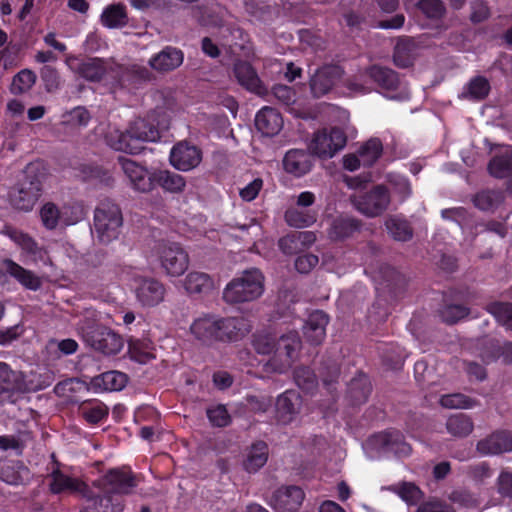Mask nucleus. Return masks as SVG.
<instances>
[{
  "label": "nucleus",
  "instance_id": "7c9ffc66",
  "mask_svg": "<svg viewBox=\"0 0 512 512\" xmlns=\"http://www.w3.org/2000/svg\"><path fill=\"white\" fill-rule=\"evenodd\" d=\"M3 269L28 289L37 290L40 287V279L34 273L24 269L12 260H5Z\"/></svg>",
  "mask_w": 512,
  "mask_h": 512
},
{
  "label": "nucleus",
  "instance_id": "c03bdc74",
  "mask_svg": "<svg viewBox=\"0 0 512 512\" xmlns=\"http://www.w3.org/2000/svg\"><path fill=\"white\" fill-rule=\"evenodd\" d=\"M219 335L218 339H236L243 335L246 329L244 323L238 318H227L218 320Z\"/></svg>",
  "mask_w": 512,
  "mask_h": 512
},
{
  "label": "nucleus",
  "instance_id": "774afa93",
  "mask_svg": "<svg viewBox=\"0 0 512 512\" xmlns=\"http://www.w3.org/2000/svg\"><path fill=\"white\" fill-rule=\"evenodd\" d=\"M496 487L499 495L512 500V471H501L496 480Z\"/></svg>",
  "mask_w": 512,
  "mask_h": 512
},
{
  "label": "nucleus",
  "instance_id": "bf43d9fd",
  "mask_svg": "<svg viewBox=\"0 0 512 512\" xmlns=\"http://www.w3.org/2000/svg\"><path fill=\"white\" fill-rule=\"evenodd\" d=\"M417 6L426 17L432 19L441 18L446 11L441 0H420Z\"/></svg>",
  "mask_w": 512,
  "mask_h": 512
},
{
  "label": "nucleus",
  "instance_id": "9d476101",
  "mask_svg": "<svg viewBox=\"0 0 512 512\" xmlns=\"http://www.w3.org/2000/svg\"><path fill=\"white\" fill-rule=\"evenodd\" d=\"M346 144V136L339 128L323 129L316 132L309 144V150L320 158H332Z\"/></svg>",
  "mask_w": 512,
  "mask_h": 512
},
{
  "label": "nucleus",
  "instance_id": "dca6fc26",
  "mask_svg": "<svg viewBox=\"0 0 512 512\" xmlns=\"http://www.w3.org/2000/svg\"><path fill=\"white\" fill-rule=\"evenodd\" d=\"M65 64L74 73L88 81H100L108 72L107 64L98 58L80 62L74 55H67Z\"/></svg>",
  "mask_w": 512,
  "mask_h": 512
},
{
  "label": "nucleus",
  "instance_id": "c9c22d12",
  "mask_svg": "<svg viewBox=\"0 0 512 512\" xmlns=\"http://www.w3.org/2000/svg\"><path fill=\"white\" fill-rule=\"evenodd\" d=\"M50 488L54 493L79 492L83 495L87 486L76 478H71L61 472H54Z\"/></svg>",
  "mask_w": 512,
  "mask_h": 512
},
{
  "label": "nucleus",
  "instance_id": "393cba45",
  "mask_svg": "<svg viewBox=\"0 0 512 512\" xmlns=\"http://www.w3.org/2000/svg\"><path fill=\"white\" fill-rule=\"evenodd\" d=\"M327 324L328 316L324 312L315 311L311 313L303 327V333L306 340L312 345L322 343L326 336Z\"/></svg>",
  "mask_w": 512,
  "mask_h": 512
},
{
  "label": "nucleus",
  "instance_id": "680f3d73",
  "mask_svg": "<svg viewBox=\"0 0 512 512\" xmlns=\"http://www.w3.org/2000/svg\"><path fill=\"white\" fill-rule=\"evenodd\" d=\"M207 416L214 426L224 427L230 423V415L224 405L218 404L207 409Z\"/></svg>",
  "mask_w": 512,
  "mask_h": 512
},
{
  "label": "nucleus",
  "instance_id": "b1692460",
  "mask_svg": "<svg viewBox=\"0 0 512 512\" xmlns=\"http://www.w3.org/2000/svg\"><path fill=\"white\" fill-rule=\"evenodd\" d=\"M182 286L189 295H207L216 285L214 279L207 273L191 271L182 280Z\"/></svg>",
  "mask_w": 512,
  "mask_h": 512
},
{
  "label": "nucleus",
  "instance_id": "bb28decb",
  "mask_svg": "<svg viewBox=\"0 0 512 512\" xmlns=\"http://www.w3.org/2000/svg\"><path fill=\"white\" fill-rule=\"evenodd\" d=\"M127 376L118 371H109L91 379L90 388L94 392L119 391L125 387Z\"/></svg>",
  "mask_w": 512,
  "mask_h": 512
},
{
  "label": "nucleus",
  "instance_id": "7ed1b4c3",
  "mask_svg": "<svg viewBox=\"0 0 512 512\" xmlns=\"http://www.w3.org/2000/svg\"><path fill=\"white\" fill-rule=\"evenodd\" d=\"M160 138L157 127L145 119L133 121L126 131L109 128L105 135L106 143L117 151L137 154L144 148V143L155 142Z\"/></svg>",
  "mask_w": 512,
  "mask_h": 512
},
{
  "label": "nucleus",
  "instance_id": "6e6552de",
  "mask_svg": "<svg viewBox=\"0 0 512 512\" xmlns=\"http://www.w3.org/2000/svg\"><path fill=\"white\" fill-rule=\"evenodd\" d=\"M79 331L88 345L105 355H115L124 346L122 337L108 327L91 326L85 328L81 326Z\"/></svg>",
  "mask_w": 512,
  "mask_h": 512
},
{
  "label": "nucleus",
  "instance_id": "f3484780",
  "mask_svg": "<svg viewBox=\"0 0 512 512\" xmlns=\"http://www.w3.org/2000/svg\"><path fill=\"white\" fill-rule=\"evenodd\" d=\"M305 494L297 486H286L277 489L272 495L270 505L276 512H298Z\"/></svg>",
  "mask_w": 512,
  "mask_h": 512
},
{
  "label": "nucleus",
  "instance_id": "338daca9",
  "mask_svg": "<svg viewBox=\"0 0 512 512\" xmlns=\"http://www.w3.org/2000/svg\"><path fill=\"white\" fill-rule=\"evenodd\" d=\"M450 500L465 508H473L478 506V498L467 490H456L450 495Z\"/></svg>",
  "mask_w": 512,
  "mask_h": 512
},
{
  "label": "nucleus",
  "instance_id": "de8ad7c7",
  "mask_svg": "<svg viewBox=\"0 0 512 512\" xmlns=\"http://www.w3.org/2000/svg\"><path fill=\"white\" fill-rule=\"evenodd\" d=\"M40 219L46 229L54 230L61 225L60 207L52 202L45 203L40 209Z\"/></svg>",
  "mask_w": 512,
  "mask_h": 512
},
{
  "label": "nucleus",
  "instance_id": "a878e982",
  "mask_svg": "<svg viewBox=\"0 0 512 512\" xmlns=\"http://www.w3.org/2000/svg\"><path fill=\"white\" fill-rule=\"evenodd\" d=\"M255 124L263 135L271 137L280 132L283 127V119L275 109L264 107L257 113Z\"/></svg>",
  "mask_w": 512,
  "mask_h": 512
},
{
  "label": "nucleus",
  "instance_id": "423d86ee",
  "mask_svg": "<svg viewBox=\"0 0 512 512\" xmlns=\"http://www.w3.org/2000/svg\"><path fill=\"white\" fill-rule=\"evenodd\" d=\"M123 223L120 208L113 203L103 202L95 210L94 231L100 242L107 244L120 234Z\"/></svg>",
  "mask_w": 512,
  "mask_h": 512
},
{
  "label": "nucleus",
  "instance_id": "13d9d810",
  "mask_svg": "<svg viewBox=\"0 0 512 512\" xmlns=\"http://www.w3.org/2000/svg\"><path fill=\"white\" fill-rule=\"evenodd\" d=\"M294 379L298 387L304 391H311L317 384L316 376L308 367L296 369Z\"/></svg>",
  "mask_w": 512,
  "mask_h": 512
},
{
  "label": "nucleus",
  "instance_id": "2eb2a0df",
  "mask_svg": "<svg viewBox=\"0 0 512 512\" xmlns=\"http://www.w3.org/2000/svg\"><path fill=\"white\" fill-rule=\"evenodd\" d=\"M119 162L134 190L146 193L154 188V172L149 173L145 167L125 157H120Z\"/></svg>",
  "mask_w": 512,
  "mask_h": 512
},
{
  "label": "nucleus",
  "instance_id": "4468645a",
  "mask_svg": "<svg viewBox=\"0 0 512 512\" xmlns=\"http://www.w3.org/2000/svg\"><path fill=\"white\" fill-rule=\"evenodd\" d=\"M202 160V153L198 147L186 141L173 146L170 152V163L179 171H190L196 168Z\"/></svg>",
  "mask_w": 512,
  "mask_h": 512
},
{
  "label": "nucleus",
  "instance_id": "0eeeda50",
  "mask_svg": "<svg viewBox=\"0 0 512 512\" xmlns=\"http://www.w3.org/2000/svg\"><path fill=\"white\" fill-rule=\"evenodd\" d=\"M156 255L161 269L168 277H180L189 267V255L178 243H158Z\"/></svg>",
  "mask_w": 512,
  "mask_h": 512
},
{
  "label": "nucleus",
  "instance_id": "603ef678",
  "mask_svg": "<svg viewBox=\"0 0 512 512\" xmlns=\"http://www.w3.org/2000/svg\"><path fill=\"white\" fill-rule=\"evenodd\" d=\"M61 225H74L84 218L83 208L76 204H66L60 207Z\"/></svg>",
  "mask_w": 512,
  "mask_h": 512
},
{
  "label": "nucleus",
  "instance_id": "58836bf2",
  "mask_svg": "<svg viewBox=\"0 0 512 512\" xmlns=\"http://www.w3.org/2000/svg\"><path fill=\"white\" fill-rule=\"evenodd\" d=\"M127 14L122 4H111L101 14V22L108 28H120L127 24Z\"/></svg>",
  "mask_w": 512,
  "mask_h": 512
},
{
  "label": "nucleus",
  "instance_id": "cd10ccee",
  "mask_svg": "<svg viewBox=\"0 0 512 512\" xmlns=\"http://www.w3.org/2000/svg\"><path fill=\"white\" fill-rule=\"evenodd\" d=\"M190 331L199 341L210 343L218 339V319L211 316L200 317L192 323Z\"/></svg>",
  "mask_w": 512,
  "mask_h": 512
},
{
  "label": "nucleus",
  "instance_id": "5fc2aeb1",
  "mask_svg": "<svg viewBox=\"0 0 512 512\" xmlns=\"http://www.w3.org/2000/svg\"><path fill=\"white\" fill-rule=\"evenodd\" d=\"M489 311L499 323L512 330V304L494 303L489 307Z\"/></svg>",
  "mask_w": 512,
  "mask_h": 512
},
{
  "label": "nucleus",
  "instance_id": "052dcab7",
  "mask_svg": "<svg viewBox=\"0 0 512 512\" xmlns=\"http://www.w3.org/2000/svg\"><path fill=\"white\" fill-rule=\"evenodd\" d=\"M349 391L352 398L357 403L364 402L370 393V386L367 378L361 377L359 379L352 380L349 386Z\"/></svg>",
  "mask_w": 512,
  "mask_h": 512
},
{
  "label": "nucleus",
  "instance_id": "e433bc0d",
  "mask_svg": "<svg viewBox=\"0 0 512 512\" xmlns=\"http://www.w3.org/2000/svg\"><path fill=\"white\" fill-rule=\"evenodd\" d=\"M287 224L295 228L309 227L317 220V213L301 207H291L285 212Z\"/></svg>",
  "mask_w": 512,
  "mask_h": 512
},
{
  "label": "nucleus",
  "instance_id": "37998d69",
  "mask_svg": "<svg viewBox=\"0 0 512 512\" xmlns=\"http://www.w3.org/2000/svg\"><path fill=\"white\" fill-rule=\"evenodd\" d=\"M504 200L503 193L494 190H484L477 193L473 199L474 205L483 211H493Z\"/></svg>",
  "mask_w": 512,
  "mask_h": 512
},
{
  "label": "nucleus",
  "instance_id": "79ce46f5",
  "mask_svg": "<svg viewBox=\"0 0 512 512\" xmlns=\"http://www.w3.org/2000/svg\"><path fill=\"white\" fill-rule=\"evenodd\" d=\"M490 91V84L483 76H476L472 78L466 86L460 97L465 99L481 100L484 99Z\"/></svg>",
  "mask_w": 512,
  "mask_h": 512
},
{
  "label": "nucleus",
  "instance_id": "6e6d98bb",
  "mask_svg": "<svg viewBox=\"0 0 512 512\" xmlns=\"http://www.w3.org/2000/svg\"><path fill=\"white\" fill-rule=\"evenodd\" d=\"M21 46L19 44H9L0 51V64L4 69L16 67L20 61Z\"/></svg>",
  "mask_w": 512,
  "mask_h": 512
},
{
  "label": "nucleus",
  "instance_id": "6ab92c4d",
  "mask_svg": "<svg viewBox=\"0 0 512 512\" xmlns=\"http://www.w3.org/2000/svg\"><path fill=\"white\" fill-rule=\"evenodd\" d=\"M342 74V69L336 65H327L317 70L310 81L313 95L321 97L327 94L339 81Z\"/></svg>",
  "mask_w": 512,
  "mask_h": 512
},
{
  "label": "nucleus",
  "instance_id": "a18cd8bd",
  "mask_svg": "<svg viewBox=\"0 0 512 512\" xmlns=\"http://www.w3.org/2000/svg\"><path fill=\"white\" fill-rule=\"evenodd\" d=\"M1 478L4 482L11 485H19L29 478V471L19 463H13L5 466L1 472Z\"/></svg>",
  "mask_w": 512,
  "mask_h": 512
},
{
  "label": "nucleus",
  "instance_id": "ddd939ff",
  "mask_svg": "<svg viewBox=\"0 0 512 512\" xmlns=\"http://www.w3.org/2000/svg\"><path fill=\"white\" fill-rule=\"evenodd\" d=\"M194 17L204 26L225 28L223 37H226V32L231 35L242 34L239 28L232 26L230 13L221 6L197 7L194 10Z\"/></svg>",
  "mask_w": 512,
  "mask_h": 512
},
{
  "label": "nucleus",
  "instance_id": "4d7b16f0",
  "mask_svg": "<svg viewBox=\"0 0 512 512\" xmlns=\"http://www.w3.org/2000/svg\"><path fill=\"white\" fill-rule=\"evenodd\" d=\"M411 43L400 41L395 46L394 62L398 67L406 68L412 64Z\"/></svg>",
  "mask_w": 512,
  "mask_h": 512
},
{
  "label": "nucleus",
  "instance_id": "f257e3e1",
  "mask_svg": "<svg viewBox=\"0 0 512 512\" xmlns=\"http://www.w3.org/2000/svg\"><path fill=\"white\" fill-rule=\"evenodd\" d=\"M135 486L129 471L110 470L83 494L85 502L81 512H121V494L129 493Z\"/></svg>",
  "mask_w": 512,
  "mask_h": 512
},
{
  "label": "nucleus",
  "instance_id": "f03ea898",
  "mask_svg": "<svg viewBox=\"0 0 512 512\" xmlns=\"http://www.w3.org/2000/svg\"><path fill=\"white\" fill-rule=\"evenodd\" d=\"M253 347L258 354L270 355L265 364L267 372L284 373L299 359L302 341L294 330L283 333L277 338L258 334L254 337Z\"/></svg>",
  "mask_w": 512,
  "mask_h": 512
},
{
  "label": "nucleus",
  "instance_id": "39448f33",
  "mask_svg": "<svg viewBox=\"0 0 512 512\" xmlns=\"http://www.w3.org/2000/svg\"><path fill=\"white\" fill-rule=\"evenodd\" d=\"M264 291V276L253 268L232 279L224 288L223 299L231 304L245 303L259 298Z\"/></svg>",
  "mask_w": 512,
  "mask_h": 512
},
{
  "label": "nucleus",
  "instance_id": "f704fd0d",
  "mask_svg": "<svg viewBox=\"0 0 512 512\" xmlns=\"http://www.w3.org/2000/svg\"><path fill=\"white\" fill-rule=\"evenodd\" d=\"M358 229L359 221L352 217L340 216L333 220L328 236L332 240H341L351 236Z\"/></svg>",
  "mask_w": 512,
  "mask_h": 512
},
{
  "label": "nucleus",
  "instance_id": "09e8293b",
  "mask_svg": "<svg viewBox=\"0 0 512 512\" xmlns=\"http://www.w3.org/2000/svg\"><path fill=\"white\" fill-rule=\"evenodd\" d=\"M439 402L442 407L447 409H468L474 405L469 397L460 393L443 395Z\"/></svg>",
  "mask_w": 512,
  "mask_h": 512
},
{
  "label": "nucleus",
  "instance_id": "1a4fd4ad",
  "mask_svg": "<svg viewBox=\"0 0 512 512\" xmlns=\"http://www.w3.org/2000/svg\"><path fill=\"white\" fill-rule=\"evenodd\" d=\"M350 199L353 207L369 218L382 215L391 201L388 190L382 185H377L365 193L354 194Z\"/></svg>",
  "mask_w": 512,
  "mask_h": 512
},
{
  "label": "nucleus",
  "instance_id": "0e129e2a",
  "mask_svg": "<svg viewBox=\"0 0 512 512\" xmlns=\"http://www.w3.org/2000/svg\"><path fill=\"white\" fill-rule=\"evenodd\" d=\"M468 314L466 307L462 305H448L440 311L441 319L449 324L456 323Z\"/></svg>",
  "mask_w": 512,
  "mask_h": 512
},
{
  "label": "nucleus",
  "instance_id": "9b49d317",
  "mask_svg": "<svg viewBox=\"0 0 512 512\" xmlns=\"http://www.w3.org/2000/svg\"><path fill=\"white\" fill-rule=\"evenodd\" d=\"M133 291L137 302L144 308L159 305L164 301L166 295L165 285L152 277H136Z\"/></svg>",
  "mask_w": 512,
  "mask_h": 512
},
{
  "label": "nucleus",
  "instance_id": "412c9836",
  "mask_svg": "<svg viewBox=\"0 0 512 512\" xmlns=\"http://www.w3.org/2000/svg\"><path fill=\"white\" fill-rule=\"evenodd\" d=\"M184 54L180 49L167 46L149 59V66L160 73H167L180 67Z\"/></svg>",
  "mask_w": 512,
  "mask_h": 512
},
{
  "label": "nucleus",
  "instance_id": "aec40b11",
  "mask_svg": "<svg viewBox=\"0 0 512 512\" xmlns=\"http://www.w3.org/2000/svg\"><path fill=\"white\" fill-rule=\"evenodd\" d=\"M302 399L295 391H286L276 400V417L281 424H290L300 413Z\"/></svg>",
  "mask_w": 512,
  "mask_h": 512
},
{
  "label": "nucleus",
  "instance_id": "3c124183",
  "mask_svg": "<svg viewBox=\"0 0 512 512\" xmlns=\"http://www.w3.org/2000/svg\"><path fill=\"white\" fill-rule=\"evenodd\" d=\"M35 80L36 76L32 71L22 70L13 78L11 90L15 94L26 92L34 85Z\"/></svg>",
  "mask_w": 512,
  "mask_h": 512
},
{
  "label": "nucleus",
  "instance_id": "473e14b6",
  "mask_svg": "<svg viewBox=\"0 0 512 512\" xmlns=\"http://www.w3.org/2000/svg\"><path fill=\"white\" fill-rule=\"evenodd\" d=\"M268 459V447L264 442L253 444L247 451L243 466L246 471L253 473L265 465Z\"/></svg>",
  "mask_w": 512,
  "mask_h": 512
},
{
  "label": "nucleus",
  "instance_id": "e2e57ef3",
  "mask_svg": "<svg viewBox=\"0 0 512 512\" xmlns=\"http://www.w3.org/2000/svg\"><path fill=\"white\" fill-rule=\"evenodd\" d=\"M395 491L409 505L415 504L421 498L420 489L413 483H403L395 488Z\"/></svg>",
  "mask_w": 512,
  "mask_h": 512
},
{
  "label": "nucleus",
  "instance_id": "5701e85b",
  "mask_svg": "<svg viewBox=\"0 0 512 512\" xmlns=\"http://www.w3.org/2000/svg\"><path fill=\"white\" fill-rule=\"evenodd\" d=\"M0 233L10 238L24 253L32 257L34 261L43 259L44 249L39 247L36 241L28 234L10 225H5Z\"/></svg>",
  "mask_w": 512,
  "mask_h": 512
},
{
  "label": "nucleus",
  "instance_id": "49530a36",
  "mask_svg": "<svg viewBox=\"0 0 512 512\" xmlns=\"http://www.w3.org/2000/svg\"><path fill=\"white\" fill-rule=\"evenodd\" d=\"M357 153L362 161V165L370 166L380 157L382 144L378 139H370L359 148Z\"/></svg>",
  "mask_w": 512,
  "mask_h": 512
},
{
  "label": "nucleus",
  "instance_id": "4be33fe9",
  "mask_svg": "<svg viewBox=\"0 0 512 512\" xmlns=\"http://www.w3.org/2000/svg\"><path fill=\"white\" fill-rule=\"evenodd\" d=\"M233 72L243 88L258 95L265 94L266 88L250 63L237 61L234 64Z\"/></svg>",
  "mask_w": 512,
  "mask_h": 512
},
{
  "label": "nucleus",
  "instance_id": "20e7f679",
  "mask_svg": "<svg viewBox=\"0 0 512 512\" xmlns=\"http://www.w3.org/2000/svg\"><path fill=\"white\" fill-rule=\"evenodd\" d=\"M45 176V167L41 163L29 164L24 179L10 192L11 204L19 210H31L40 196Z\"/></svg>",
  "mask_w": 512,
  "mask_h": 512
},
{
  "label": "nucleus",
  "instance_id": "c756f323",
  "mask_svg": "<svg viewBox=\"0 0 512 512\" xmlns=\"http://www.w3.org/2000/svg\"><path fill=\"white\" fill-rule=\"evenodd\" d=\"M377 443L387 451L394 452L398 457H406L411 453V447L406 443L402 435L397 432H385L376 436Z\"/></svg>",
  "mask_w": 512,
  "mask_h": 512
},
{
  "label": "nucleus",
  "instance_id": "a19ab883",
  "mask_svg": "<svg viewBox=\"0 0 512 512\" xmlns=\"http://www.w3.org/2000/svg\"><path fill=\"white\" fill-rule=\"evenodd\" d=\"M367 75L379 86L387 90L396 89L399 84L396 73L388 68L372 66L367 71Z\"/></svg>",
  "mask_w": 512,
  "mask_h": 512
},
{
  "label": "nucleus",
  "instance_id": "4c0bfd02",
  "mask_svg": "<svg viewBox=\"0 0 512 512\" xmlns=\"http://www.w3.org/2000/svg\"><path fill=\"white\" fill-rule=\"evenodd\" d=\"M390 236L397 241H408L413 236V230L408 221L400 216H390L385 221Z\"/></svg>",
  "mask_w": 512,
  "mask_h": 512
},
{
  "label": "nucleus",
  "instance_id": "a211bd4d",
  "mask_svg": "<svg viewBox=\"0 0 512 512\" xmlns=\"http://www.w3.org/2000/svg\"><path fill=\"white\" fill-rule=\"evenodd\" d=\"M477 451L483 456L499 455L512 451V434L499 430L478 441Z\"/></svg>",
  "mask_w": 512,
  "mask_h": 512
},
{
  "label": "nucleus",
  "instance_id": "2f4dec72",
  "mask_svg": "<svg viewBox=\"0 0 512 512\" xmlns=\"http://www.w3.org/2000/svg\"><path fill=\"white\" fill-rule=\"evenodd\" d=\"M491 175L497 178L508 176L512 172V148L502 147L488 166Z\"/></svg>",
  "mask_w": 512,
  "mask_h": 512
},
{
  "label": "nucleus",
  "instance_id": "69168bd1",
  "mask_svg": "<svg viewBox=\"0 0 512 512\" xmlns=\"http://www.w3.org/2000/svg\"><path fill=\"white\" fill-rule=\"evenodd\" d=\"M388 182L393 187L394 191L400 195L401 201L410 196L411 186L405 177L391 173L388 175Z\"/></svg>",
  "mask_w": 512,
  "mask_h": 512
},
{
  "label": "nucleus",
  "instance_id": "72a5a7b5",
  "mask_svg": "<svg viewBox=\"0 0 512 512\" xmlns=\"http://www.w3.org/2000/svg\"><path fill=\"white\" fill-rule=\"evenodd\" d=\"M154 183L171 193H180L186 186L183 176L169 170L154 171Z\"/></svg>",
  "mask_w": 512,
  "mask_h": 512
},
{
  "label": "nucleus",
  "instance_id": "8fccbe9b",
  "mask_svg": "<svg viewBox=\"0 0 512 512\" xmlns=\"http://www.w3.org/2000/svg\"><path fill=\"white\" fill-rule=\"evenodd\" d=\"M64 122L73 127H86L91 119L89 111L85 107H75L63 115Z\"/></svg>",
  "mask_w": 512,
  "mask_h": 512
},
{
  "label": "nucleus",
  "instance_id": "f8f14e48",
  "mask_svg": "<svg viewBox=\"0 0 512 512\" xmlns=\"http://www.w3.org/2000/svg\"><path fill=\"white\" fill-rule=\"evenodd\" d=\"M50 383L28 386L24 381L21 372L14 371L4 362H0V402L13 401L15 392H26L30 390H39L48 386Z\"/></svg>",
  "mask_w": 512,
  "mask_h": 512
},
{
  "label": "nucleus",
  "instance_id": "ea45409f",
  "mask_svg": "<svg viewBox=\"0 0 512 512\" xmlns=\"http://www.w3.org/2000/svg\"><path fill=\"white\" fill-rule=\"evenodd\" d=\"M472 420L465 414H454L447 419L446 429L454 437H466L473 431Z\"/></svg>",
  "mask_w": 512,
  "mask_h": 512
},
{
  "label": "nucleus",
  "instance_id": "864d4df0",
  "mask_svg": "<svg viewBox=\"0 0 512 512\" xmlns=\"http://www.w3.org/2000/svg\"><path fill=\"white\" fill-rule=\"evenodd\" d=\"M82 417L91 424H96L108 415V408L103 403H94L81 408Z\"/></svg>",
  "mask_w": 512,
  "mask_h": 512
},
{
  "label": "nucleus",
  "instance_id": "c85d7f7f",
  "mask_svg": "<svg viewBox=\"0 0 512 512\" xmlns=\"http://www.w3.org/2000/svg\"><path fill=\"white\" fill-rule=\"evenodd\" d=\"M283 166L286 172L299 177L310 171L312 162L305 151L290 150L283 159Z\"/></svg>",
  "mask_w": 512,
  "mask_h": 512
}]
</instances>
